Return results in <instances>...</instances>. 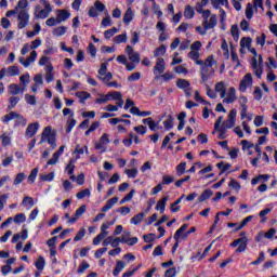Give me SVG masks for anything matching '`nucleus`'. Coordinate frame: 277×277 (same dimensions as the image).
<instances>
[{"label": "nucleus", "mask_w": 277, "mask_h": 277, "mask_svg": "<svg viewBox=\"0 0 277 277\" xmlns=\"http://www.w3.org/2000/svg\"><path fill=\"white\" fill-rule=\"evenodd\" d=\"M66 29H67L66 26H60L53 30V36H55L56 38H60L64 36V34H66Z\"/></svg>", "instance_id": "41"}, {"label": "nucleus", "mask_w": 277, "mask_h": 277, "mask_svg": "<svg viewBox=\"0 0 277 277\" xmlns=\"http://www.w3.org/2000/svg\"><path fill=\"white\" fill-rule=\"evenodd\" d=\"M252 83H253L252 74H247L240 81L239 91L246 92L248 90V87L252 85Z\"/></svg>", "instance_id": "6"}, {"label": "nucleus", "mask_w": 277, "mask_h": 277, "mask_svg": "<svg viewBox=\"0 0 277 277\" xmlns=\"http://www.w3.org/2000/svg\"><path fill=\"white\" fill-rule=\"evenodd\" d=\"M140 42V32L133 31L131 37V44H137Z\"/></svg>", "instance_id": "64"}, {"label": "nucleus", "mask_w": 277, "mask_h": 277, "mask_svg": "<svg viewBox=\"0 0 277 277\" xmlns=\"http://www.w3.org/2000/svg\"><path fill=\"white\" fill-rule=\"evenodd\" d=\"M47 141L48 144H50L52 150H55V148H57V134L53 132L51 126L44 128L43 132L41 133V141L39 142V144H44V142Z\"/></svg>", "instance_id": "1"}, {"label": "nucleus", "mask_w": 277, "mask_h": 277, "mask_svg": "<svg viewBox=\"0 0 277 277\" xmlns=\"http://www.w3.org/2000/svg\"><path fill=\"white\" fill-rule=\"evenodd\" d=\"M17 29H25V27L29 25V12H27L26 10L19 11L17 15Z\"/></svg>", "instance_id": "4"}, {"label": "nucleus", "mask_w": 277, "mask_h": 277, "mask_svg": "<svg viewBox=\"0 0 277 277\" xmlns=\"http://www.w3.org/2000/svg\"><path fill=\"white\" fill-rule=\"evenodd\" d=\"M126 53L130 60V62H132V64H140L141 62V56H140V53L138 52H135L133 50V47L131 45H127L126 47Z\"/></svg>", "instance_id": "5"}, {"label": "nucleus", "mask_w": 277, "mask_h": 277, "mask_svg": "<svg viewBox=\"0 0 277 277\" xmlns=\"http://www.w3.org/2000/svg\"><path fill=\"white\" fill-rule=\"evenodd\" d=\"M175 172H176L177 176H183V174H185V172H187V162L179 163L175 168Z\"/></svg>", "instance_id": "20"}, {"label": "nucleus", "mask_w": 277, "mask_h": 277, "mask_svg": "<svg viewBox=\"0 0 277 277\" xmlns=\"http://www.w3.org/2000/svg\"><path fill=\"white\" fill-rule=\"evenodd\" d=\"M133 196H135V189L130 190V193L120 200L119 205H124V202L133 200Z\"/></svg>", "instance_id": "44"}, {"label": "nucleus", "mask_w": 277, "mask_h": 277, "mask_svg": "<svg viewBox=\"0 0 277 277\" xmlns=\"http://www.w3.org/2000/svg\"><path fill=\"white\" fill-rule=\"evenodd\" d=\"M22 205L26 206V205H29V208L31 209V207H34V198L32 197H29V196H26L23 198V201H22Z\"/></svg>", "instance_id": "60"}, {"label": "nucleus", "mask_w": 277, "mask_h": 277, "mask_svg": "<svg viewBox=\"0 0 277 277\" xmlns=\"http://www.w3.org/2000/svg\"><path fill=\"white\" fill-rule=\"evenodd\" d=\"M240 47H241V49H243V48L252 49V38L243 37L240 40Z\"/></svg>", "instance_id": "31"}, {"label": "nucleus", "mask_w": 277, "mask_h": 277, "mask_svg": "<svg viewBox=\"0 0 277 277\" xmlns=\"http://www.w3.org/2000/svg\"><path fill=\"white\" fill-rule=\"evenodd\" d=\"M232 62L236 63V68H241V61H239V55L235 51H232Z\"/></svg>", "instance_id": "51"}, {"label": "nucleus", "mask_w": 277, "mask_h": 277, "mask_svg": "<svg viewBox=\"0 0 277 277\" xmlns=\"http://www.w3.org/2000/svg\"><path fill=\"white\" fill-rule=\"evenodd\" d=\"M87 210H88V206L85 205L80 206L75 212L76 217H81V215H83V213H85Z\"/></svg>", "instance_id": "57"}, {"label": "nucleus", "mask_w": 277, "mask_h": 277, "mask_svg": "<svg viewBox=\"0 0 277 277\" xmlns=\"http://www.w3.org/2000/svg\"><path fill=\"white\" fill-rule=\"evenodd\" d=\"M88 51L91 57H96V45L94 43H89Z\"/></svg>", "instance_id": "63"}, {"label": "nucleus", "mask_w": 277, "mask_h": 277, "mask_svg": "<svg viewBox=\"0 0 277 277\" xmlns=\"http://www.w3.org/2000/svg\"><path fill=\"white\" fill-rule=\"evenodd\" d=\"M76 197L78 200H83V198L90 197V188H85L83 190H80Z\"/></svg>", "instance_id": "48"}, {"label": "nucleus", "mask_w": 277, "mask_h": 277, "mask_svg": "<svg viewBox=\"0 0 277 277\" xmlns=\"http://www.w3.org/2000/svg\"><path fill=\"white\" fill-rule=\"evenodd\" d=\"M127 40H129V37L127 36V32H123L121 35H117L114 38V43L115 44H123L124 42H127Z\"/></svg>", "instance_id": "23"}, {"label": "nucleus", "mask_w": 277, "mask_h": 277, "mask_svg": "<svg viewBox=\"0 0 277 277\" xmlns=\"http://www.w3.org/2000/svg\"><path fill=\"white\" fill-rule=\"evenodd\" d=\"M45 265H47V261L44 260V256L39 255V258L35 262V267L38 269V272H42Z\"/></svg>", "instance_id": "17"}, {"label": "nucleus", "mask_w": 277, "mask_h": 277, "mask_svg": "<svg viewBox=\"0 0 277 277\" xmlns=\"http://www.w3.org/2000/svg\"><path fill=\"white\" fill-rule=\"evenodd\" d=\"M134 131L138 135H146V133L148 132V128H146V126H137L134 127Z\"/></svg>", "instance_id": "49"}, {"label": "nucleus", "mask_w": 277, "mask_h": 277, "mask_svg": "<svg viewBox=\"0 0 277 277\" xmlns=\"http://www.w3.org/2000/svg\"><path fill=\"white\" fill-rule=\"evenodd\" d=\"M246 16L248 21H251L252 16H254V6L252 5V3L247 4Z\"/></svg>", "instance_id": "39"}, {"label": "nucleus", "mask_w": 277, "mask_h": 277, "mask_svg": "<svg viewBox=\"0 0 277 277\" xmlns=\"http://www.w3.org/2000/svg\"><path fill=\"white\" fill-rule=\"evenodd\" d=\"M237 246H238V248H237ZM230 247L237 248L236 249L237 253L246 252V250H248V237H240V238L234 240L230 243Z\"/></svg>", "instance_id": "3"}, {"label": "nucleus", "mask_w": 277, "mask_h": 277, "mask_svg": "<svg viewBox=\"0 0 277 277\" xmlns=\"http://www.w3.org/2000/svg\"><path fill=\"white\" fill-rule=\"evenodd\" d=\"M174 183V177L170 175H163L162 176V185H170Z\"/></svg>", "instance_id": "62"}, {"label": "nucleus", "mask_w": 277, "mask_h": 277, "mask_svg": "<svg viewBox=\"0 0 277 277\" xmlns=\"http://www.w3.org/2000/svg\"><path fill=\"white\" fill-rule=\"evenodd\" d=\"M183 198H185V195H182L173 203H171V212L172 213H179V211H181V206H179V205H181V202H183Z\"/></svg>", "instance_id": "16"}, {"label": "nucleus", "mask_w": 277, "mask_h": 277, "mask_svg": "<svg viewBox=\"0 0 277 277\" xmlns=\"http://www.w3.org/2000/svg\"><path fill=\"white\" fill-rule=\"evenodd\" d=\"M56 15L57 23H64L70 18V12L68 10H58Z\"/></svg>", "instance_id": "12"}, {"label": "nucleus", "mask_w": 277, "mask_h": 277, "mask_svg": "<svg viewBox=\"0 0 277 277\" xmlns=\"http://www.w3.org/2000/svg\"><path fill=\"white\" fill-rule=\"evenodd\" d=\"M192 85V83H189L187 80L185 79H177L176 80V87L180 90H187V88H189Z\"/></svg>", "instance_id": "29"}, {"label": "nucleus", "mask_w": 277, "mask_h": 277, "mask_svg": "<svg viewBox=\"0 0 277 277\" xmlns=\"http://www.w3.org/2000/svg\"><path fill=\"white\" fill-rule=\"evenodd\" d=\"M120 243H127V239L122 238L120 239V237L117 238H113V240H110V246L111 248H119L118 246H120Z\"/></svg>", "instance_id": "45"}, {"label": "nucleus", "mask_w": 277, "mask_h": 277, "mask_svg": "<svg viewBox=\"0 0 277 277\" xmlns=\"http://www.w3.org/2000/svg\"><path fill=\"white\" fill-rule=\"evenodd\" d=\"M85 269H90V263L83 261V262L79 265V267H78V269H77V274H83V272H85Z\"/></svg>", "instance_id": "54"}, {"label": "nucleus", "mask_w": 277, "mask_h": 277, "mask_svg": "<svg viewBox=\"0 0 277 277\" xmlns=\"http://www.w3.org/2000/svg\"><path fill=\"white\" fill-rule=\"evenodd\" d=\"M144 215H146L144 212L137 213L130 220V224H134V226H137V224H142V221L144 220Z\"/></svg>", "instance_id": "19"}, {"label": "nucleus", "mask_w": 277, "mask_h": 277, "mask_svg": "<svg viewBox=\"0 0 277 277\" xmlns=\"http://www.w3.org/2000/svg\"><path fill=\"white\" fill-rule=\"evenodd\" d=\"M25 101L28 105H36L38 103V100H36V95L26 94Z\"/></svg>", "instance_id": "53"}, {"label": "nucleus", "mask_w": 277, "mask_h": 277, "mask_svg": "<svg viewBox=\"0 0 277 277\" xmlns=\"http://www.w3.org/2000/svg\"><path fill=\"white\" fill-rule=\"evenodd\" d=\"M14 118H18V114L16 111H11L2 118V122L6 124L11 120H14Z\"/></svg>", "instance_id": "37"}, {"label": "nucleus", "mask_w": 277, "mask_h": 277, "mask_svg": "<svg viewBox=\"0 0 277 277\" xmlns=\"http://www.w3.org/2000/svg\"><path fill=\"white\" fill-rule=\"evenodd\" d=\"M126 174L128 175V179H136L137 177V169L136 168L128 169L126 171Z\"/></svg>", "instance_id": "58"}, {"label": "nucleus", "mask_w": 277, "mask_h": 277, "mask_svg": "<svg viewBox=\"0 0 277 277\" xmlns=\"http://www.w3.org/2000/svg\"><path fill=\"white\" fill-rule=\"evenodd\" d=\"M38 172H39V169L35 168L31 170L30 174L28 175V183H30V185H34V183H36V179H38Z\"/></svg>", "instance_id": "33"}, {"label": "nucleus", "mask_w": 277, "mask_h": 277, "mask_svg": "<svg viewBox=\"0 0 277 277\" xmlns=\"http://www.w3.org/2000/svg\"><path fill=\"white\" fill-rule=\"evenodd\" d=\"M75 163H77V160L75 158H71L66 166V172L69 176H72V174H75Z\"/></svg>", "instance_id": "21"}, {"label": "nucleus", "mask_w": 277, "mask_h": 277, "mask_svg": "<svg viewBox=\"0 0 277 277\" xmlns=\"http://www.w3.org/2000/svg\"><path fill=\"white\" fill-rule=\"evenodd\" d=\"M155 239H156L155 234H146L143 236V240L145 241V243H153V241H155Z\"/></svg>", "instance_id": "59"}, {"label": "nucleus", "mask_w": 277, "mask_h": 277, "mask_svg": "<svg viewBox=\"0 0 277 277\" xmlns=\"http://www.w3.org/2000/svg\"><path fill=\"white\" fill-rule=\"evenodd\" d=\"M119 198L118 197H113L106 201V205L102 208L103 213H107L109 209L114 208V205L118 203Z\"/></svg>", "instance_id": "14"}, {"label": "nucleus", "mask_w": 277, "mask_h": 277, "mask_svg": "<svg viewBox=\"0 0 277 277\" xmlns=\"http://www.w3.org/2000/svg\"><path fill=\"white\" fill-rule=\"evenodd\" d=\"M83 237H85V228L82 227L79 229V232L74 237V241H81V239H83Z\"/></svg>", "instance_id": "56"}, {"label": "nucleus", "mask_w": 277, "mask_h": 277, "mask_svg": "<svg viewBox=\"0 0 277 277\" xmlns=\"http://www.w3.org/2000/svg\"><path fill=\"white\" fill-rule=\"evenodd\" d=\"M116 34H118V28L113 27V28L107 29L106 31H104V38L106 40H110L111 38H114V36H116Z\"/></svg>", "instance_id": "32"}, {"label": "nucleus", "mask_w": 277, "mask_h": 277, "mask_svg": "<svg viewBox=\"0 0 277 277\" xmlns=\"http://www.w3.org/2000/svg\"><path fill=\"white\" fill-rule=\"evenodd\" d=\"M158 79H163V81H172V79H174V76L172 72H164L163 75L155 77L156 81H158Z\"/></svg>", "instance_id": "38"}, {"label": "nucleus", "mask_w": 277, "mask_h": 277, "mask_svg": "<svg viewBox=\"0 0 277 277\" xmlns=\"http://www.w3.org/2000/svg\"><path fill=\"white\" fill-rule=\"evenodd\" d=\"M49 14H51V11L48 9H41L40 6H36L35 16L36 18H48Z\"/></svg>", "instance_id": "15"}, {"label": "nucleus", "mask_w": 277, "mask_h": 277, "mask_svg": "<svg viewBox=\"0 0 277 277\" xmlns=\"http://www.w3.org/2000/svg\"><path fill=\"white\" fill-rule=\"evenodd\" d=\"M10 94L12 96H16V94H21V92H24V90L16 83H12L9 85Z\"/></svg>", "instance_id": "22"}, {"label": "nucleus", "mask_w": 277, "mask_h": 277, "mask_svg": "<svg viewBox=\"0 0 277 277\" xmlns=\"http://www.w3.org/2000/svg\"><path fill=\"white\" fill-rule=\"evenodd\" d=\"M55 179V172H50L48 174L40 175V181H44L47 183H51Z\"/></svg>", "instance_id": "47"}, {"label": "nucleus", "mask_w": 277, "mask_h": 277, "mask_svg": "<svg viewBox=\"0 0 277 277\" xmlns=\"http://www.w3.org/2000/svg\"><path fill=\"white\" fill-rule=\"evenodd\" d=\"M263 261H265V252L261 251L259 253V258L255 261L251 262V265H261V263H263Z\"/></svg>", "instance_id": "55"}, {"label": "nucleus", "mask_w": 277, "mask_h": 277, "mask_svg": "<svg viewBox=\"0 0 277 277\" xmlns=\"http://www.w3.org/2000/svg\"><path fill=\"white\" fill-rule=\"evenodd\" d=\"M131 21H133V10H131V8H129L123 15V23L126 25H129V23H131Z\"/></svg>", "instance_id": "30"}, {"label": "nucleus", "mask_w": 277, "mask_h": 277, "mask_svg": "<svg viewBox=\"0 0 277 277\" xmlns=\"http://www.w3.org/2000/svg\"><path fill=\"white\" fill-rule=\"evenodd\" d=\"M38 129H40V123L34 122L29 123L28 127L26 128V137L31 138L36 133H38Z\"/></svg>", "instance_id": "10"}, {"label": "nucleus", "mask_w": 277, "mask_h": 277, "mask_svg": "<svg viewBox=\"0 0 277 277\" xmlns=\"http://www.w3.org/2000/svg\"><path fill=\"white\" fill-rule=\"evenodd\" d=\"M164 277H176V267L168 268L164 272Z\"/></svg>", "instance_id": "61"}, {"label": "nucleus", "mask_w": 277, "mask_h": 277, "mask_svg": "<svg viewBox=\"0 0 277 277\" xmlns=\"http://www.w3.org/2000/svg\"><path fill=\"white\" fill-rule=\"evenodd\" d=\"M163 75L166 72V60L160 57L157 60L156 65L154 66V75Z\"/></svg>", "instance_id": "9"}, {"label": "nucleus", "mask_w": 277, "mask_h": 277, "mask_svg": "<svg viewBox=\"0 0 277 277\" xmlns=\"http://www.w3.org/2000/svg\"><path fill=\"white\" fill-rule=\"evenodd\" d=\"M76 96L78 98H80L79 103L83 104V103H85V101H88V98H90V96H92V94H90L85 91H81V92H77Z\"/></svg>", "instance_id": "27"}, {"label": "nucleus", "mask_w": 277, "mask_h": 277, "mask_svg": "<svg viewBox=\"0 0 277 277\" xmlns=\"http://www.w3.org/2000/svg\"><path fill=\"white\" fill-rule=\"evenodd\" d=\"M228 128L221 126L217 130H214L212 133L215 135V131H219V140H226V133Z\"/></svg>", "instance_id": "28"}, {"label": "nucleus", "mask_w": 277, "mask_h": 277, "mask_svg": "<svg viewBox=\"0 0 277 277\" xmlns=\"http://www.w3.org/2000/svg\"><path fill=\"white\" fill-rule=\"evenodd\" d=\"M9 75L10 77H18V75H21V69L16 65L10 66Z\"/></svg>", "instance_id": "43"}, {"label": "nucleus", "mask_w": 277, "mask_h": 277, "mask_svg": "<svg viewBox=\"0 0 277 277\" xmlns=\"http://www.w3.org/2000/svg\"><path fill=\"white\" fill-rule=\"evenodd\" d=\"M25 179H27V175H25V173H17L13 182V185L15 186L21 185V183H23Z\"/></svg>", "instance_id": "46"}, {"label": "nucleus", "mask_w": 277, "mask_h": 277, "mask_svg": "<svg viewBox=\"0 0 277 277\" xmlns=\"http://www.w3.org/2000/svg\"><path fill=\"white\" fill-rule=\"evenodd\" d=\"M160 55H166V45L164 44H161L159 48H157L154 51V56L155 57H159Z\"/></svg>", "instance_id": "52"}, {"label": "nucleus", "mask_w": 277, "mask_h": 277, "mask_svg": "<svg viewBox=\"0 0 277 277\" xmlns=\"http://www.w3.org/2000/svg\"><path fill=\"white\" fill-rule=\"evenodd\" d=\"M26 221L27 216L25 213H18L13 217V222H15V224H25Z\"/></svg>", "instance_id": "36"}, {"label": "nucleus", "mask_w": 277, "mask_h": 277, "mask_svg": "<svg viewBox=\"0 0 277 277\" xmlns=\"http://www.w3.org/2000/svg\"><path fill=\"white\" fill-rule=\"evenodd\" d=\"M17 103H21V97H18V96H11L9 98V105H8L9 111L14 109V107H16Z\"/></svg>", "instance_id": "25"}, {"label": "nucleus", "mask_w": 277, "mask_h": 277, "mask_svg": "<svg viewBox=\"0 0 277 277\" xmlns=\"http://www.w3.org/2000/svg\"><path fill=\"white\" fill-rule=\"evenodd\" d=\"M217 25V17L215 15H212L210 17V22L207 23V21H205V29H213V27H215Z\"/></svg>", "instance_id": "24"}, {"label": "nucleus", "mask_w": 277, "mask_h": 277, "mask_svg": "<svg viewBox=\"0 0 277 277\" xmlns=\"http://www.w3.org/2000/svg\"><path fill=\"white\" fill-rule=\"evenodd\" d=\"M213 75H215L214 69H212L211 72L209 74V67L207 65L201 66V71H200L201 83H207V81H209V79H211Z\"/></svg>", "instance_id": "7"}, {"label": "nucleus", "mask_w": 277, "mask_h": 277, "mask_svg": "<svg viewBox=\"0 0 277 277\" xmlns=\"http://www.w3.org/2000/svg\"><path fill=\"white\" fill-rule=\"evenodd\" d=\"M77 126V119L71 118L67 120L66 133H71L72 129Z\"/></svg>", "instance_id": "40"}, {"label": "nucleus", "mask_w": 277, "mask_h": 277, "mask_svg": "<svg viewBox=\"0 0 277 277\" xmlns=\"http://www.w3.org/2000/svg\"><path fill=\"white\" fill-rule=\"evenodd\" d=\"M169 200L168 196L162 197L156 205V211H160L161 214L166 213V205Z\"/></svg>", "instance_id": "13"}, {"label": "nucleus", "mask_w": 277, "mask_h": 277, "mask_svg": "<svg viewBox=\"0 0 277 277\" xmlns=\"http://www.w3.org/2000/svg\"><path fill=\"white\" fill-rule=\"evenodd\" d=\"M188 226L189 225L187 224H183L179 229H176L173 239L175 241H179L180 239H182V241L187 240V237H189V235L196 233V227H190L189 230H187Z\"/></svg>", "instance_id": "2"}, {"label": "nucleus", "mask_w": 277, "mask_h": 277, "mask_svg": "<svg viewBox=\"0 0 277 277\" xmlns=\"http://www.w3.org/2000/svg\"><path fill=\"white\" fill-rule=\"evenodd\" d=\"M107 101H113L111 93L106 94L102 98H96L95 103H96V105H103L104 103H107Z\"/></svg>", "instance_id": "50"}, {"label": "nucleus", "mask_w": 277, "mask_h": 277, "mask_svg": "<svg viewBox=\"0 0 277 277\" xmlns=\"http://www.w3.org/2000/svg\"><path fill=\"white\" fill-rule=\"evenodd\" d=\"M163 127L166 131H170L171 129H174V118L172 115H169V120L163 121Z\"/></svg>", "instance_id": "35"}, {"label": "nucleus", "mask_w": 277, "mask_h": 277, "mask_svg": "<svg viewBox=\"0 0 277 277\" xmlns=\"http://www.w3.org/2000/svg\"><path fill=\"white\" fill-rule=\"evenodd\" d=\"M184 16L185 18H194L196 16V11H194V8L192 5H186L184 10Z\"/></svg>", "instance_id": "26"}, {"label": "nucleus", "mask_w": 277, "mask_h": 277, "mask_svg": "<svg viewBox=\"0 0 277 277\" xmlns=\"http://www.w3.org/2000/svg\"><path fill=\"white\" fill-rule=\"evenodd\" d=\"M232 36L235 42L239 40V26L237 24L232 25Z\"/></svg>", "instance_id": "42"}, {"label": "nucleus", "mask_w": 277, "mask_h": 277, "mask_svg": "<svg viewBox=\"0 0 277 277\" xmlns=\"http://www.w3.org/2000/svg\"><path fill=\"white\" fill-rule=\"evenodd\" d=\"M64 148H66V146H61L58 148V150H56L52 158L50 160H48L47 166H55L57 163V161H60V157H62V155H64Z\"/></svg>", "instance_id": "8"}, {"label": "nucleus", "mask_w": 277, "mask_h": 277, "mask_svg": "<svg viewBox=\"0 0 277 277\" xmlns=\"http://www.w3.org/2000/svg\"><path fill=\"white\" fill-rule=\"evenodd\" d=\"M213 196V190L211 189H205L202 194L198 197V202H205V200H209Z\"/></svg>", "instance_id": "18"}, {"label": "nucleus", "mask_w": 277, "mask_h": 277, "mask_svg": "<svg viewBox=\"0 0 277 277\" xmlns=\"http://www.w3.org/2000/svg\"><path fill=\"white\" fill-rule=\"evenodd\" d=\"M237 101V90H235V87L229 88V91L227 93V96L223 100V103H227V105H232Z\"/></svg>", "instance_id": "11"}, {"label": "nucleus", "mask_w": 277, "mask_h": 277, "mask_svg": "<svg viewBox=\"0 0 277 277\" xmlns=\"http://www.w3.org/2000/svg\"><path fill=\"white\" fill-rule=\"evenodd\" d=\"M55 80V76L53 75V66H48V71L45 74V81L47 83H51V81Z\"/></svg>", "instance_id": "34"}]
</instances>
